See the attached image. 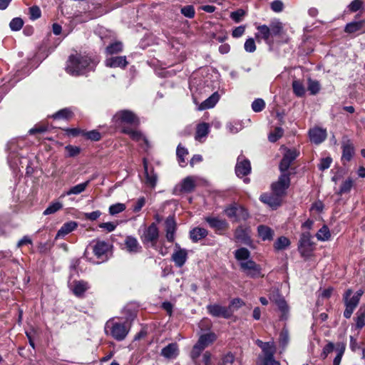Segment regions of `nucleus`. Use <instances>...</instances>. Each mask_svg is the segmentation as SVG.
Returning a JSON list of instances; mask_svg holds the SVG:
<instances>
[{"mask_svg": "<svg viewBox=\"0 0 365 365\" xmlns=\"http://www.w3.org/2000/svg\"><path fill=\"white\" fill-rule=\"evenodd\" d=\"M95 66L96 63L90 57L76 53L69 56L66 69L71 75L79 76L93 70Z\"/></svg>", "mask_w": 365, "mask_h": 365, "instance_id": "obj_1", "label": "nucleus"}, {"mask_svg": "<svg viewBox=\"0 0 365 365\" xmlns=\"http://www.w3.org/2000/svg\"><path fill=\"white\" fill-rule=\"evenodd\" d=\"M106 332L116 341H120L127 336L130 327L127 323L116 322L112 320L107 322L106 324Z\"/></svg>", "mask_w": 365, "mask_h": 365, "instance_id": "obj_2", "label": "nucleus"}, {"mask_svg": "<svg viewBox=\"0 0 365 365\" xmlns=\"http://www.w3.org/2000/svg\"><path fill=\"white\" fill-rule=\"evenodd\" d=\"M160 237L157 223L152 222L149 226H145L140 235L141 242L145 246L155 247Z\"/></svg>", "mask_w": 365, "mask_h": 365, "instance_id": "obj_3", "label": "nucleus"}, {"mask_svg": "<svg viewBox=\"0 0 365 365\" xmlns=\"http://www.w3.org/2000/svg\"><path fill=\"white\" fill-rule=\"evenodd\" d=\"M315 247V243L312 240V235L309 232H303L300 235L298 243V251L304 257L311 255Z\"/></svg>", "mask_w": 365, "mask_h": 365, "instance_id": "obj_4", "label": "nucleus"}, {"mask_svg": "<svg viewBox=\"0 0 365 365\" xmlns=\"http://www.w3.org/2000/svg\"><path fill=\"white\" fill-rule=\"evenodd\" d=\"M240 267L242 272L248 277L255 279L264 276L262 274L261 266L252 259L240 262Z\"/></svg>", "mask_w": 365, "mask_h": 365, "instance_id": "obj_5", "label": "nucleus"}, {"mask_svg": "<svg viewBox=\"0 0 365 365\" xmlns=\"http://www.w3.org/2000/svg\"><path fill=\"white\" fill-rule=\"evenodd\" d=\"M353 292L351 289H348L344 296L343 299L345 305V310L344 312V317L346 319H349L351 317L354 309L358 306L359 301L357 297L352 295Z\"/></svg>", "mask_w": 365, "mask_h": 365, "instance_id": "obj_6", "label": "nucleus"}, {"mask_svg": "<svg viewBox=\"0 0 365 365\" xmlns=\"http://www.w3.org/2000/svg\"><path fill=\"white\" fill-rule=\"evenodd\" d=\"M290 185V178L289 173H281L277 181L273 182L271 185L272 191L276 195L283 197L286 194V190Z\"/></svg>", "mask_w": 365, "mask_h": 365, "instance_id": "obj_7", "label": "nucleus"}, {"mask_svg": "<svg viewBox=\"0 0 365 365\" xmlns=\"http://www.w3.org/2000/svg\"><path fill=\"white\" fill-rule=\"evenodd\" d=\"M226 215L235 221L245 220L249 217L247 210L238 205H232L225 210Z\"/></svg>", "mask_w": 365, "mask_h": 365, "instance_id": "obj_8", "label": "nucleus"}, {"mask_svg": "<svg viewBox=\"0 0 365 365\" xmlns=\"http://www.w3.org/2000/svg\"><path fill=\"white\" fill-rule=\"evenodd\" d=\"M207 312L215 317H222L229 319L232 317L234 310L230 307H223L218 304H208L207 306Z\"/></svg>", "mask_w": 365, "mask_h": 365, "instance_id": "obj_9", "label": "nucleus"}, {"mask_svg": "<svg viewBox=\"0 0 365 365\" xmlns=\"http://www.w3.org/2000/svg\"><path fill=\"white\" fill-rule=\"evenodd\" d=\"M93 246V252L99 260L104 262L108 259V252L110 248L109 243L103 240H96Z\"/></svg>", "mask_w": 365, "mask_h": 365, "instance_id": "obj_10", "label": "nucleus"}, {"mask_svg": "<svg viewBox=\"0 0 365 365\" xmlns=\"http://www.w3.org/2000/svg\"><path fill=\"white\" fill-rule=\"evenodd\" d=\"M113 118L116 121L130 125H138L139 123V119L137 115L129 110H120L115 113Z\"/></svg>", "mask_w": 365, "mask_h": 365, "instance_id": "obj_11", "label": "nucleus"}, {"mask_svg": "<svg viewBox=\"0 0 365 365\" xmlns=\"http://www.w3.org/2000/svg\"><path fill=\"white\" fill-rule=\"evenodd\" d=\"M299 153L296 149H288L284 153L280 164L279 170L281 173H289L288 169L291 163L297 158Z\"/></svg>", "mask_w": 365, "mask_h": 365, "instance_id": "obj_12", "label": "nucleus"}, {"mask_svg": "<svg viewBox=\"0 0 365 365\" xmlns=\"http://www.w3.org/2000/svg\"><path fill=\"white\" fill-rule=\"evenodd\" d=\"M251 172V165L249 160L244 155H240L237 158L235 173L238 177H243L249 175Z\"/></svg>", "mask_w": 365, "mask_h": 365, "instance_id": "obj_13", "label": "nucleus"}, {"mask_svg": "<svg viewBox=\"0 0 365 365\" xmlns=\"http://www.w3.org/2000/svg\"><path fill=\"white\" fill-rule=\"evenodd\" d=\"M175 250L172 255L171 259L178 267H182L187 261V251L185 249H182L179 244H175Z\"/></svg>", "mask_w": 365, "mask_h": 365, "instance_id": "obj_14", "label": "nucleus"}, {"mask_svg": "<svg viewBox=\"0 0 365 365\" xmlns=\"http://www.w3.org/2000/svg\"><path fill=\"white\" fill-rule=\"evenodd\" d=\"M205 221L208 223L210 227L214 229L216 232H222L228 229L229 224L225 220L220 219L217 217H206Z\"/></svg>", "mask_w": 365, "mask_h": 365, "instance_id": "obj_15", "label": "nucleus"}, {"mask_svg": "<svg viewBox=\"0 0 365 365\" xmlns=\"http://www.w3.org/2000/svg\"><path fill=\"white\" fill-rule=\"evenodd\" d=\"M165 237L169 242H173L175 240V235L177 229L176 222L173 216H169L166 218L165 222Z\"/></svg>", "mask_w": 365, "mask_h": 365, "instance_id": "obj_16", "label": "nucleus"}, {"mask_svg": "<svg viewBox=\"0 0 365 365\" xmlns=\"http://www.w3.org/2000/svg\"><path fill=\"white\" fill-rule=\"evenodd\" d=\"M282 197V196L272 192L271 194L264 193L261 195L259 199L262 202L267 204L273 209H276L281 205Z\"/></svg>", "mask_w": 365, "mask_h": 365, "instance_id": "obj_17", "label": "nucleus"}, {"mask_svg": "<svg viewBox=\"0 0 365 365\" xmlns=\"http://www.w3.org/2000/svg\"><path fill=\"white\" fill-rule=\"evenodd\" d=\"M310 140L318 145L327 138V130L321 128H314L309 132Z\"/></svg>", "mask_w": 365, "mask_h": 365, "instance_id": "obj_18", "label": "nucleus"}, {"mask_svg": "<svg viewBox=\"0 0 365 365\" xmlns=\"http://www.w3.org/2000/svg\"><path fill=\"white\" fill-rule=\"evenodd\" d=\"M125 250L129 253H138L141 252L142 247L138 240L133 236H127L124 241Z\"/></svg>", "mask_w": 365, "mask_h": 365, "instance_id": "obj_19", "label": "nucleus"}, {"mask_svg": "<svg viewBox=\"0 0 365 365\" xmlns=\"http://www.w3.org/2000/svg\"><path fill=\"white\" fill-rule=\"evenodd\" d=\"M90 288L88 283L83 280H75L72 285V292L75 296L82 297L84 293Z\"/></svg>", "mask_w": 365, "mask_h": 365, "instance_id": "obj_20", "label": "nucleus"}, {"mask_svg": "<svg viewBox=\"0 0 365 365\" xmlns=\"http://www.w3.org/2000/svg\"><path fill=\"white\" fill-rule=\"evenodd\" d=\"M342 156L341 160L344 162H349L354 154V147L349 140L343 141L342 143Z\"/></svg>", "mask_w": 365, "mask_h": 365, "instance_id": "obj_21", "label": "nucleus"}, {"mask_svg": "<svg viewBox=\"0 0 365 365\" xmlns=\"http://www.w3.org/2000/svg\"><path fill=\"white\" fill-rule=\"evenodd\" d=\"M179 354L177 343H170L161 350V355L168 359H175Z\"/></svg>", "mask_w": 365, "mask_h": 365, "instance_id": "obj_22", "label": "nucleus"}, {"mask_svg": "<svg viewBox=\"0 0 365 365\" xmlns=\"http://www.w3.org/2000/svg\"><path fill=\"white\" fill-rule=\"evenodd\" d=\"M250 232L249 228L240 226L235 231V237L237 241L249 245L251 242Z\"/></svg>", "mask_w": 365, "mask_h": 365, "instance_id": "obj_23", "label": "nucleus"}, {"mask_svg": "<svg viewBox=\"0 0 365 365\" xmlns=\"http://www.w3.org/2000/svg\"><path fill=\"white\" fill-rule=\"evenodd\" d=\"M143 167L146 178L145 184L150 187H155L158 180V176L156 173H155L153 168H152L150 170H148V163L145 159L143 160Z\"/></svg>", "mask_w": 365, "mask_h": 365, "instance_id": "obj_24", "label": "nucleus"}, {"mask_svg": "<svg viewBox=\"0 0 365 365\" xmlns=\"http://www.w3.org/2000/svg\"><path fill=\"white\" fill-rule=\"evenodd\" d=\"M106 66L110 68H125L128 61L125 56H115L106 58Z\"/></svg>", "mask_w": 365, "mask_h": 365, "instance_id": "obj_25", "label": "nucleus"}, {"mask_svg": "<svg viewBox=\"0 0 365 365\" xmlns=\"http://www.w3.org/2000/svg\"><path fill=\"white\" fill-rule=\"evenodd\" d=\"M78 226V223L74 221H70L64 223L58 231L56 238H62L73 231Z\"/></svg>", "mask_w": 365, "mask_h": 365, "instance_id": "obj_26", "label": "nucleus"}, {"mask_svg": "<svg viewBox=\"0 0 365 365\" xmlns=\"http://www.w3.org/2000/svg\"><path fill=\"white\" fill-rule=\"evenodd\" d=\"M123 133L128 134L133 140H135L137 142H140V140H142L145 144L146 147H149L148 140L146 139L145 137L143 135V134L140 131L133 130L129 128H124L123 129Z\"/></svg>", "mask_w": 365, "mask_h": 365, "instance_id": "obj_27", "label": "nucleus"}, {"mask_svg": "<svg viewBox=\"0 0 365 365\" xmlns=\"http://www.w3.org/2000/svg\"><path fill=\"white\" fill-rule=\"evenodd\" d=\"M257 33L255 34V38L257 41L259 42L261 39H263L269 43L271 36L269 27L267 25H261L257 27Z\"/></svg>", "mask_w": 365, "mask_h": 365, "instance_id": "obj_28", "label": "nucleus"}, {"mask_svg": "<svg viewBox=\"0 0 365 365\" xmlns=\"http://www.w3.org/2000/svg\"><path fill=\"white\" fill-rule=\"evenodd\" d=\"M274 304L277 306L279 311L281 312L280 319L282 320L287 319L289 308L284 297L282 296L281 298L277 299Z\"/></svg>", "mask_w": 365, "mask_h": 365, "instance_id": "obj_29", "label": "nucleus"}, {"mask_svg": "<svg viewBox=\"0 0 365 365\" xmlns=\"http://www.w3.org/2000/svg\"><path fill=\"white\" fill-rule=\"evenodd\" d=\"M274 304L277 306L279 311L281 312L280 319L282 320L287 319L289 308L284 297L282 296L281 298L277 299Z\"/></svg>", "mask_w": 365, "mask_h": 365, "instance_id": "obj_30", "label": "nucleus"}, {"mask_svg": "<svg viewBox=\"0 0 365 365\" xmlns=\"http://www.w3.org/2000/svg\"><path fill=\"white\" fill-rule=\"evenodd\" d=\"M208 232L205 228L195 227L190 231V237L192 242H197L207 237Z\"/></svg>", "mask_w": 365, "mask_h": 365, "instance_id": "obj_31", "label": "nucleus"}, {"mask_svg": "<svg viewBox=\"0 0 365 365\" xmlns=\"http://www.w3.org/2000/svg\"><path fill=\"white\" fill-rule=\"evenodd\" d=\"M257 232L259 237L263 240H271L273 238L274 232L273 230L265 225H259L257 227Z\"/></svg>", "mask_w": 365, "mask_h": 365, "instance_id": "obj_32", "label": "nucleus"}, {"mask_svg": "<svg viewBox=\"0 0 365 365\" xmlns=\"http://www.w3.org/2000/svg\"><path fill=\"white\" fill-rule=\"evenodd\" d=\"M219 100V96L217 93H213L206 100H205L199 106L200 110L213 108Z\"/></svg>", "mask_w": 365, "mask_h": 365, "instance_id": "obj_33", "label": "nucleus"}, {"mask_svg": "<svg viewBox=\"0 0 365 365\" xmlns=\"http://www.w3.org/2000/svg\"><path fill=\"white\" fill-rule=\"evenodd\" d=\"M215 340V335L212 333L205 334L200 336L196 344L205 349L209 344Z\"/></svg>", "mask_w": 365, "mask_h": 365, "instance_id": "obj_34", "label": "nucleus"}, {"mask_svg": "<svg viewBox=\"0 0 365 365\" xmlns=\"http://www.w3.org/2000/svg\"><path fill=\"white\" fill-rule=\"evenodd\" d=\"M266 345L263 346L261 349L262 351V356H259V359L261 358H269L274 356L276 352V346L273 341H267L266 342Z\"/></svg>", "mask_w": 365, "mask_h": 365, "instance_id": "obj_35", "label": "nucleus"}, {"mask_svg": "<svg viewBox=\"0 0 365 365\" xmlns=\"http://www.w3.org/2000/svg\"><path fill=\"white\" fill-rule=\"evenodd\" d=\"M73 116V110L69 108H65L59 110L52 115L53 119L69 120Z\"/></svg>", "mask_w": 365, "mask_h": 365, "instance_id": "obj_36", "label": "nucleus"}, {"mask_svg": "<svg viewBox=\"0 0 365 365\" xmlns=\"http://www.w3.org/2000/svg\"><path fill=\"white\" fill-rule=\"evenodd\" d=\"M195 187V181L193 177L185 178L181 183V190L185 192H190Z\"/></svg>", "mask_w": 365, "mask_h": 365, "instance_id": "obj_37", "label": "nucleus"}, {"mask_svg": "<svg viewBox=\"0 0 365 365\" xmlns=\"http://www.w3.org/2000/svg\"><path fill=\"white\" fill-rule=\"evenodd\" d=\"M209 133V124L202 123L197 125L196 128L195 139L200 140L202 138L205 137Z\"/></svg>", "mask_w": 365, "mask_h": 365, "instance_id": "obj_38", "label": "nucleus"}, {"mask_svg": "<svg viewBox=\"0 0 365 365\" xmlns=\"http://www.w3.org/2000/svg\"><path fill=\"white\" fill-rule=\"evenodd\" d=\"M90 183V180H87L86 182H83V183H81V184H78V185H76L72 187H71L67 192H66V195H78L81 192H83V191H85V190L86 189V187H88V185H89Z\"/></svg>", "mask_w": 365, "mask_h": 365, "instance_id": "obj_39", "label": "nucleus"}, {"mask_svg": "<svg viewBox=\"0 0 365 365\" xmlns=\"http://www.w3.org/2000/svg\"><path fill=\"white\" fill-rule=\"evenodd\" d=\"M292 89L294 93L298 97L304 96L306 92L303 83L299 80L293 81Z\"/></svg>", "mask_w": 365, "mask_h": 365, "instance_id": "obj_40", "label": "nucleus"}, {"mask_svg": "<svg viewBox=\"0 0 365 365\" xmlns=\"http://www.w3.org/2000/svg\"><path fill=\"white\" fill-rule=\"evenodd\" d=\"M316 237L319 241H327L331 237V232L327 225H323L316 234Z\"/></svg>", "mask_w": 365, "mask_h": 365, "instance_id": "obj_41", "label": "nucleus"}, {"mask_svg": "<svg viewBox=\"0 0 365 365\" xmlns=\"http://www.w3.org/2000/svg\"><path fill=\"white\" fill-rule=\"evenodd\" d=\"M271 36H280L283 31V25L278 20L273 21L269 25Z\"/></svg>", "mask_w": 365, "mask_h": 365, "instance_id": "obj_42", "label": "nucleus"}, {"mask_svg": "<svg viewBox=\"0 0 365 365\" xmlns=\"http://www.w3.org/2000/svg\"><path fill=\"white\" fill-rule=\"evenodd\" d=\"M250 252L245 247L240 248L235 252V257L237 261L244 262L250 260Z\"/></svg>", "mask_w": 365, "mask_h": 365, "instance_id": "obj_43", "label": "nucleus"}, {"mask_svg": "<svg viewBox=\"0 0 365 365\" xmlns=\"http://www.w3.org/2000/svg\"><path fill=\"white\" fill-rule=\"evenodd\" d=\"M307 89L311 95H316L319 92L321 89V85L318 81L309 78L307 83Z\"/></svg>", "mask_w": 365, "mask_h": 365, "instance_id": "obj_44", "label": "nucleus"}, {"mask_svg": "<svg viewBox=\"0 0 365 365\" xmlns=\"http://www.w3.org/2000/svg\"><path fill=\"white\" fill-rule=\"evenodd\" d=\"M290 245L289 240L286 237H279L274 244V247L276 250H284Z\"/></svg>", "mask_w": 365, "mask_h": 365, "instance_id": "obj_45", "label": "nucleus"}, {"mask_svg": "<svg viewBox=\"0 0 365 365\" xmlns=\"http://www.w3.org/2000/svg\"><path fill=\"white\" fill-rule=\"evenodd\" d=\"M176 154L178 158L180 165L184 167V163H185V157L188 154L187 150L180 144L177 148Z\"/></svg>", "mask_w": 365, "mask_h": 365, "instance_id": "obj_46", "label": "nucleus"}, {"mask_svg": "<svg viewBox=\"0 0 365 365\" xmlns=\"http://www.w3.org/2000/svg\"><path fill=\"white\" fill-rule=\"evenodd\" d=\"M123 50V44L121 42L117 41L113 43H111L108 46L106 47V53L113 55L115 53H120Z\"/></svg>", "mask_w": 365, "mask_h": 365, "instance_id": "obj_47", "label": "nucleus"}, {"mask_svg": "<svg viewBox=\"0 0 365 365\" xmlns=\"http://www.w3.org/2000/svg\"><path fill=\"white\" fill-rule=\"evenodd\" d=\"M355 322L356 328L358 329H361L365 326V310L360 309L357 312Z\"/></svg>", "mask_w": 365, "mask_h": 365, "instance_id": "obj_48", "label": "nucleus"}, {"mask_svg": "<svg viewBox=\"0 0 365 365\" xmlns=\"http://www.w3.org/2000/svg\"><path fill=\"white\" fill-rule=\"evenodd\" d=\"M63 207V205L60 202H52L49 206L43 211L44 215H48L53 214L57 211L60 210Z\"/></svg>", "mask_w": 365, "mask_h": 365, "instance_id": "obj_49", "label": "nucleus"}, {"mask_svg": "<svg viewBox=\"0 0 365 365\" xmlns=\"http://www.w3.org/2000/svg\"><path fill=\"white\" fill-rule=\"evenodd\" d=\"M362 27V22H351L347 24L345 27V32L352 34L359 31Z\"/></svg>", "mask_w": 365, "mask_h": 365, "instance_id": "obj_50", "label": "nucleus"}, {"mask_svg": "<svg viewBox=\"0 0 365 365\" xmlns=\"http://www.w3.org/2000/svg\"><path fill=\"white\" fill-rule=\"evenodd\" d=\"M126 208V206L123 203H116L112 205L109 207V213L111 215H117L120 212H123Z\"/></svg>", "mask_w": 365, "mask_h": 365, "instance_id": "obj_51", "label": "nucleus"}, {"mask_svg": "<svg viewBox=\"0 0 365 365\" xmlns=\"http://www.w3.org/2000/svg\"><path fill=\"white\" fill-rule=\"evenodd\" d=\"M283 129L282 128L277 127L269 135V140L272 143L276 142L283 135Z\"/></svg>", "mask_w": 365, "mask_h": 365, "instance_id": "obj_52", "label": "nucleus"}, {"mask_svg": "<svg viewBox=\"0 0 365 365\" xmlns=\"http://www.w3.org/2000/svg\"><path fill=\"white\" fill-rule=\"evenodd\" d=\"M353 185V181L351 179H347L344 181L340 187L339 195H342L350 192Z\"/></svg>", "mask_w": 365, "mask_h": 365, "instance_id": "obj_53", "label": "nucleus"}, {"mask_svg": "<svg viewBox=\"0 0 365 365\" xmlns=\"http://www.w3.org/2000/svg\"><path fill=\"white\" fill-rule=\"evenodd\" d=\"M265 107V102L262 98L255 99L252 103V109L256 112H261Z\"/></svg>", "mask_w": 365, "mask_h": 365, "instance_id": "obj_54", "label": "nucleus"}, {"mask_svg": "<svg viewBox=\"0 0 365 365\" xmlns=\"http://www.w3.org/2000/svg\"><path fill=\"white\" fill-rule=\"evenodd\" d=\"M23 25H24L23 20L19 17L13 19L9 24L10 29L12 31H19L22 28Z\"/></svg>", "mask_w": 365, "mask_h": 365, "instance_id": "obj_55", "label": "nucleus"}, {"mask_svg": "<svg viewBox=\"0 0 365 365\" xmlns=\"http://www.w3.org/2000/svg\"><path fill=\"white\" fill-rule=\"evenodd\" d=\"M245 15V11L243 9H237L230 14V18L236 23L242 21V17Z\"/></svg>", "mask_w": 365, "mask_h": 365, "instance_id": "obj_56", "label": "nucleus"}, {"mask_svg": "<svg viewBox=\"0 0 365 365\" xmlns=\"http://www.w3.org/2000/svg\"><path fill=\"white\" fill-rule=\"evenodd\" d=\"M245 50L249 53H253L256 50V45L254 38H249L244 45Z\"/></svg>", "mask_w": 365, "mask_h": 365, "instance_id": "obj_57", "label": "nucleus"}, {"mask_svg": "<svg viewBox=\"0 0 365 365\" xmlns=\"http://www.w3.org/2000/svg\"><path fill=\"white\" fill-rule=\"evenodd\" d=\"M83 135L84 136H86L88 139L94 140V141H98V140H101V133L96 130L83 133Z\"/></svg>", "mask_w": 365, "mask_h": 365, "instance_id": "obj_58", "label": "nucleus"}, {"mask_svg": "<svg viewBox=\"0 0 365 365\" xmlns=\"http://www.w3.org/2000/svg\"><path fill=\"white\" fill-rule=\"evenodd\" d=\"M181 13L187 18H193L195 16V9L192 6L189 5L181 9Z\"/></svg>", "mask_w": 365, "mask_h": 365, "instance_id": "obj_59", "label": "nucleus"}, {"mask_svg": "<svg viewBox=\"0 0 365 365\" xmlns=\"http://www.w3.org/2000/svg\"><path fill=\"white\" fill-rule=\"evenodd\" d=\"M30 19L36 20L40 18L41 12L38 6H34L29 9Z\"/></svg>", "mask_w": 365, "mask_h": 365, "instance_id": "obj_60", "label": "nucleus"}, {"mask_svg": "<svg viewBox=\"0 0 365 365\" xmlns=\"http://www.w3.org/2000/svg\"><path fill=\"white\" fill-rule=\"evenodd\" d=\"M65 149L68 153V157L76 156L77 155H78L80 153V151H81V150L78 147L73 146L71 145L66 146Z\"/></svg>", "mask_w": 365, "mask_h": 365, "instance_id": "obj_61", "label": "nucleus"}, {"mask_svg": "<svg viewBox=\"0 0 365 365\" xmlns=\"http://www.w3.org/2000/svg\"><path fill=\"white\" fill-rule=\"evenodd\" d=\"M331 162L332 159L329 157L322 158L318 165V168L320 170L328 169L330 167Z\"/></svg>", "mask_w": 365, "mask_h": 365, "instance_id": "obj_62", "label": "nucleus"}, {"mask_svg": "<svg viewBox=\"0 0 365 365\" xmlns=\"http://www.w3.org/2000/svg\"><path fill=\"white\" fill-rule=\"evenodd\" d=\"M235 359V356L232 353H228L222 358V365H232Z\"/></svg>", "mask_w": 365, "mask_h": 365, "instance_id": "obj_63", "label": "nucleus"}, {"mask_svg": "<svg viewBox=\"0 0 365 365\" xmlns=\"http://www.w3.org/2000/svg\"><path fill=\"white\" fill-rule=\"evenodd\" d=\"M259 360L260 365H280L279 362L276 361L274 356L269 358H261Z\"/></svg>", "mask_w": 365, "mask_h": 365, "instance_id": "obj_64", "label": "nucleus"}]
</instances>
